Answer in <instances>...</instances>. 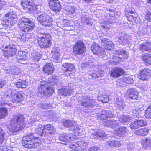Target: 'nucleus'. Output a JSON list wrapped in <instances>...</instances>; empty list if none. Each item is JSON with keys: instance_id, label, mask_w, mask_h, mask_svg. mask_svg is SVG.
Wrapping results in <instances>:
<instances>
[{"instance_id": "nucleus-52", "label": "nucleus", "mask_w": 151, "mask_h": 151, "mask_svg": "<svg viewBox=\"0 0 151 151\" xmlns=\"http://www.w3.org/2000/svg\"><path fill=\"white\" fill-rule=\"evenodd\" d=\"M29 35L28 34L22 35L19 37L20 41L22 42H26L27 41L29 38Z\"/></svg>"}, {"instance_id": "nucleus-43", "label": "nucleus", "mask_w": 151, "mask_h": 151, "mask_svg": "<svg viewBox=\"0 0 151 151\" xmlns=\"http://www.w3.org/2000/svg\"><path fill=\"white\" fill-rule=\"evenodd\" d=\"M8 114V110L5 108H0V119L4 118Z\"/></svg>"}, {"instance_id": "nucleus-38", "label": "nucleus", "mask_w": 151, "mask_h": 151, "mask_svg": "<svg viewBox=\"0 0 151 151\" xmlns=\"http://www.w3.org/2000/svg\"><path fill=\"white\" fill-rule=\"evenodd\" d=\"M41 55L40 52H33L32 54V59L34 62L38 61L41 58Z\"/></svg>"}, {"instance_id": "nucleus-24", "label": "nucleus", "mask_w": 151, "mask_h": 151, "mask_svg": "<svg viewBox=\"0 0 151 151\" xmlns=\"http://www.w3.org/2000/svg\"><path fill=\"white\" fill-rule=\"evenodd\" d=\"M103 124L106 127L115 128L119 125V123L114 120H110L104 121Z\"/></svg>"}, {"instance_id": "nucleus-35", "label": "nucleus", "mask_w": 151, "mask_h": 151, "mask_svg": "<svg viewBox=\"0 0 151 151\" xmlns=\"http://www.w3.org/2000/svg\"><path fill=\"white\" fill-rule=\"evenodd\" d=\"M44 92H40L41 94H43V95H47V96H50L52 94H53L54 90L52 87H50L48 86L47 87H46L45 88H44Z\"/></svg>"}, {"instance_id": "nucleus-39", "label": "nucleus", "mask_w": 151, "mask_h": 151, "mask_svg": "<svg viewBox=\"0 0 151 151\" xmlns=\"http://www.w3.org/2000/svg\"><path fill=\"white\" fill-rule=\"evenodd\" d=\"M52 53L53 58L55 59V62H57L60 55V54L58 52V48H56L54 49L52 51Z\"/></svg>"}, {"instance_id": "nucleus-51", "label": "nucleus", "mask_w": 151, "mask_h": 151, "mask_svg": "<svg viewBox=\"0 0 151 151\" xmlns=\"http://www.w3.org/2000/svg\"><path fill=\"white\" fill-rule=\"evenodd\" d=\"M145 115L146 117L151 118V104L147 108L145 112Z\"/></svg>"}, {"instance_id": "nucleus-61", "label": "nucleus", "mask_w": 151, "mask_h": 151, "mask_svg": "<svg viewBox=\"0 0 151 151\" xmlns=\"http://www.w3.org/2000/svg\"><path fill=\"white\" fill-rule=\"evenodd\" d=\"M145 19L148 22H151V12H150L147 14Z\"/></svg>"}, {"instance_id": "nucleus-59", "label": "nucleus", "mask_w": 151, "mask_h": 151, "mask_svg": "<svg viewBox=\"0 0 151 151\" xmlns=\"http://www.w3.org/2000/svg\"><path fill=\"white\" fill-rule=\"evenodd\" d=\"M122 100L121 97L119 96H116L114 99V103L116 105L119 102H122Z\"/></svg>"}, {"instance_id": "nucleus-45", "label": "nucleus", "mask_w": 151, "mask_h": 151, "mask_svg": "<svg viewBox=\"0 0 151 151\" xmlns=\"http://www.w3.org/2000/svg\"><path fill=\"white\" fill-rule=\"evenodd\" d=\"M6 138L7 137L5 133L0 127V143L1 144L4 141H5Z\"/></svg>"}, {"instance_id": "nucleus-40", "label": "nucleus", "mask_w": 151, "mask_h": 151, "mask_svg": "<svg viewBox=\"0 0 151 151\" xmlns=\"http://www.w3.org/2000/svg\"><path fill=\"white\" fill-rule=\"evenodd\" d=\"M132 119V118L129 115H121L119 118V121L121 122L124 123L129 122Z\"/></svg>"}, {"instance_id": "nucleus-58", "label": "nucleus", "mask_w": 151, "mask_h": 151, "mask_svg": "<svg viewBox=\"0 0 151 151\" xmlns=\"http://www.w3.org/2000/svg\"><path fill=\"white\" fill-rule=\"evenodd\" d=\"M123 83H124L122 81V78H121L118 80L116 82V85L118 86H124Z\"/></svg>"}, {"instance_id": "nucleus-5", "label": "nucleus", "mask_w": 151, "mask_h": 151, "mask_svg": "<svg viewBox=\"0 0 151 151\" xmlns=\"http://www.w3.org/2000/svg\"><path fill=\"white\" fill-rule=\"evenodd\" d=\"M34 26L32 20L25 17L21 18L18 22V26L21 28V30L25 32L32 31Z\"/></svg>"}, {"instance_id": "nucleus-18", "label": "nucleus", "mask_w": 151, "mask_h": 151, "mask_svg": "<svg viewBox=\"0 0 151 151\" xmlns=\"http://www.w3.org/2000/svg\"><path fill=\"white\" fill-rule=\"evenodd\" d=\"M21 5L26 12L31 11L33 9L32 1L31 0H22Z\"/></svg>"}, {"instance_id": "nucleus-49", "label": "nucleus", "mask_w": 151, "mask_h": 151, "mask_svg": "<svg viewBox=\"0 0 151 151\" xmlns=\"http://www.w3.org/2000/svg\"><path fill=\"white\" fill-rule=\"evenodd\" d=\"M65 10L68 14H71L75 12L74 7L68 5H66L65 7Z\"/></svg>"}, {"instance_id": "nucleus-16", "label": "nucleus", "mask_w": 151, "mask_h": 151, "mask_svg": "<svg viewBox=\"0 0 151 151\" xmlns=\"http://www.w3.org/2000/svg\"><path fill=\"white\" fill-rule=\"evenodd\" d=\"M147 124L146 121L144 120H138L132 122L130 124V127L132 129H136L140 127L146 126Z\"/></svg>"}, {"instance_id": "nucleus-7", "label": "nucleus", "mask_w": 151, "mask_h": 151, "mask_svg": "<svg viewBox=\"0 0 151 151\" xmlns=\"http://www.w3.org/2000/svg\"><path fill=\"white\" fill-rule=\"evenodd\" d=\"M78 100L79 104L84 108H92L96 104L95 100L88 96H80Z\"/></svg>"}, {"instance_id": "nucleus-23", "label": "nucleus", "mask_w": 151, "mask_h": 151, "mask_svg": "<svg viewBox=\"0 0 151 151\" xmlns=\"http://www.w3.org/2000/svg\"><path fill=\"white\" fill-rule=\"evenodd\" d=\"M129 38L128 36L121 33L119 38V42L121 44L124 45L128 44L130 42V39Z\"/></svg>"}, {"instance_id": "nucleus-21", "label": "nucleus", "mask_w": 151, "mask_h": 151, "mask_svg": "<svg viewBox=\"0 0 151 151\" xmlns=\"http://www.w3.org/2000/svg\"><path fill=\"white\" fill-rule=\"evenodd\" d=\"M124 70L121 68L112 69L109 72L110 76L113 78H117L123 73Z\"/></svg>"}, {"instance_id": "nucleus-64", "label": "nucleus", "mask_w": 151, "mask_h": 151, "mask_svg": "<svg viewBox=\"0 0 151 151\" xmlns=\"http://www.w3.org/2000/svg\"><path fill=\"white\" fill-rule=\"evenodd\" d=\"M139 88L142 90L145 91L146 90V87L144 84H141L139 86Z\"/></svg>"}, {"instance_id": "nucleus-53", "label": "nucleus", "mask_w": 151, "mask_h": 151, "mask_svg": "<svg viewBox=\"0 0 151 151\" xmlns=\"http://www.w3.org/2000/svg\"><path fill=\"white\" fill-rule=\"evenodd\" d=\"M81 20L82 22L85 24H88L90 23L89 18L86 16V15L81 17Z\"/></svg>"}, {"instance_id": "nucleus-22", "label": "nucleus", "mask_w": 151, "mask_h": 151, "mask_svg": "<svg viewBox=\"0 0 151 151\" xmlns=\"http://www.w3.org/2000/svg\"><path fill=\"white\" fill-rule=\"evenodd\" d=\"M43 70L45 73L48 75L52 74L54 70V67L52 63H47L44 66Z\"/></svg>"}, {"instance_id": "nucleus-60", "label": "nucleus", "mask_w": 151, "mask_h": 151, "mask_svg": "<svg viewBox=\"0 0 151 151\" xmlns=\"http://www.w3.org/2000/svg\"><path fill=\"white\" fill-rule=\"evenodd\" d=\"M97 77H100L104 75V72L101 70H99L97 72Z\"/></svg>"}, {"instance_id": "nucleus-28", "label": "nucleus", "mask_w": 151, "mask_h": 151, "mask_svg": "<svg viewBox=\"0 0 151 151\" xmlns=\"http://www.w3.org/2000/svg\"><path fill=\"white\" fill-rule=\"evenodd\" d=\"M139 49L142 51H151V43L145 42L140 45Z\"/></svg>"}, {"instance_id": "nucleus-15", "label": "nucleus", "mask_w": 151, "mask_h": 151, "mask_svg": "<svg viewBox=\"0 0 151 151\" xmlns=\"http://www.w3.org/2000/svg\"><path fill=\"white\" fill-rule=\"evenodd\" d=\"M51 10L56 12H59L61 10V6L58 0H50L49 2Z\"/></svg>"}, {"instance_id": "nucleus-6", "label": "nucleus", "mask_w": 151, "mask_h": 151, "mask_svg": "<svg viewBox=\"0 0 151 151\" xmlns=\"http://www.w3.org/2000/svg\"><path fill=\"white\" fill-rule=\"evenodd\" d=\"M51 37L48 34H43L39 35L37 40L40 46L42 48H48L50 46Z\"/></svg>"}, {"instance_id": "nucleus-33", "label": "nucleus", "mask_w": 151, "mask_h": 151, "mask_svg": "<svg viewBox=\"0 0 151 151\" xmlns=\"http://www.w3.org/2000/svg\"><path fill=\"white\" fill-rule=\"evenodd\" d=\"M148 131L149 129H147L142 128L138 130H136L134 132V133L136 135L144 136L147 135Z\"/></svg>"}, {"instance_id": "nucleus-20", "label": "nucleus", "mask_w": 151, "mask_h": 151, "mask_svg": "<svg viewBox=\"0 0 151 151\" xmlns=\"http://www.w3.org/2000/svg\"><path fill=\"white\" fill-rule=\"evenodd\" d=\"M101 42L105 48L107 50H111L114 47L113 43L109 39L102 38L101 39Z\"/></svg>"}, {"instance_id": "nucleus-29", "label": "nucleus", "mask_w": 151, "mask_h": 151, "mask_svg": "<svg viewBox=\"0 0 151 151\" xmlns=\"http://www.w3.org/2000/svg\"><path fill=\"white\" fill-rule=\"evenodd\" d=\"M128 131L127 129L124 127H120L115 130V133L119 136H124Z\"/></svg>"}, {"instance_id": "nucleus-57", "label": "nucleus", "mask_w": 151, "mask_h": 151, "mask_svg": "<svg viewBox=\"0 0 151 151\" xmlns=\"http://www.w3.org/2000/svg\"><path fill=\"white\" fill-rule=\"evenodd\" d=\"M134 145L133 143H129L127 145L126 148L128 151L131 150L134 147Z\"/></svg>"}, {"instance_id": "nucleus-55", "label": "nucleus", "mask_w": 151, "mask_h": 151, "mask_svg": "<svg viewBox=\"0 0 151 151\" xmlns=\"http://www.w3.org/2000/svg\"><path fill=\"white\" fill-rule=\"evenodd\" d=\"M52 106L51 104L47 103L42 104L41 105V108L42 109H49Z\"/></svg>"}, {"instance_id": "nucleus-27", "label": "nucleus", "mask_w": 151, "mask_h": 151, "mask_svg": "<svg viewBox=\"0 0 151 151\" xmlns=\"http://www.w3.org/2000/svg\"><path fill=\"white\" fill-rule=\"evenodd\" d=\"M62 69L65 71L71 72L74 70L75 66L73 64L65 63H63L62 65Z\"/></svg>"}, {"instance_id": "nucleus-30", "label": "nucleus", "mask_w": 151, "mask_h": 151, "mask_svg": "<svg viewBox=\"0 0 151 151\" xmlns=\"http://www.w3.org/2000/svg\"><path fill=\"white\" fill-rule=\"evenodd\" d=\"M114 116V114L111 111L108 110H104L101 112V118L103 120L108 118H112Z\"/></svg>"}, {"instance_id": "nucleus-8", "label": "nucleus", "mask_w": 151, "mask_h": 151, "mask_svg": "<svg viewBox=\"0 0 151 151\" xmlns=\"http://www.w3.org/2000/svg\"><path fill=\"white\" fill-rule=\"evenodd\" d=\"M73 52L75 55H81L86 52L84 43L81 40L77 41L73 47Z\"/></svg>"}, {"instance_id": "nucleus-47", "label": "nucleus", "mask_w": 151, "mask_h": 151, "mask_svg": "<svg viewBox=\"0 0 151 151\" xmlns=\"http://www.w3.org/2000/svg\"><path fill=\"white\" fill-rule=\"evenodd\" d=\"M122 80L124 83L130 84L133 82V80L132 76H128L123 77L122 78Z\"/></svg>"}, {"instance_id": "nucleus-19", "label": "nucleus", "mask_w": 151, "mask_h": 151, "mask_svg": "<svg viewBox=\"0 0 151 151\" xmlns=\"http://www.w3.org/2000/svg\"><path fill=\"white\" fill-rule=\"evenodd\" d=\"M127 94L129 97L132 99H137L139 94L138 91L135 88H130L127 91Z\"/></svg>"}, {"instance_id": "nucleus-11", "label": "nucleus", "mask_w": 151, "mask_h": 151, "mask_svg": "<svg viewBox=\"0 0 151 151\" xmlns=\"http://www.w3.org/2000/svg\"><path fill=\"white\" fill-rule=\"evenodd\" d=\"M129 54L124 49L118 50H115L113 55V58L115 62L120 61L121 59H127L128 57Z\"/></svg>"}, {"instance_id": "nucleus-34", "label": "nucleus", "mask_w": 151, "mask_h": 151, "mask_svg": "<svg viewBox=\"0 0 151 151\" xmlns=\"http://www.w3.org/2000/svg\"><path fill=\"white\" fill-rule=\"evenodd\" d=\"M5 17L8 18L6 19L8 22H12V19H15L17 17L16 13L14 12H10L5 15Z\"/></svg>"}, {"instance_id": "nucleus-37", "label": "nucleus", "mask_w": 151, "mask_h": 151, "mask_svg": "<svg viewBox=\"0 0 151 151\" xmlns=\"http://www.w3.org/2000/svg\"><path fill=\"white\" fill-rule=\"evenodd\" d=\"M63 23V24L64 25V26L65 27H66V28H65V30L69 31L72 29V28H69V27H70L73 26V22L68 21L65 20Z\"/></svg>"}, {"instance_id": "nucleus-13", "label": "nucleus", "mask_w": 151, "mask_h": 151, "mask_svg": "<svg viewBox=\"0 0 151 151\" xmlns=\"http://www.w3.org/2000/svg\"><path fill=\"white\" fill-rule=\"evenodd\" d=\"M114 17L113 16H111L109 15V17L108 18L107 21H103L100 23H101V28L103 30L107 31L110 29L111 27V24L114 21Z\"/></svg>"}, {"instance_id": "nucleus-32", "label": "nucleus", "mask_w": 151, "mask_h": 151, "mask_svg": "<svg viewBox=\"0 0 151 151\" xmlns=\"http://www.w3.org/2000/svg\"><path fill=\"white\" fill-rule=\"evenodd\" d=\"M142 108L136 107L133 110V115L139 118L141 117L143 114Z\"/></svg>"}, {"instance_id": "nucleus-25", "label": "nucleus", "mask_w": 151, "mask_h": 151, "mask_svg": "<svg viewBox=\"0 0 151 151\" xmlns=\"http://www.w3.org/2000/svg\"><path fill=\"white\" fill-rule=\"evenodd\" d=\"M91 49L94 54H97L99 56L102 55L104 52L103 50H101L100 47L97 44H93L91 46Z\"/></svg>"}, {"instance_id": "nucleus-2", "label": "nucleus", "mask_w": 151, "mask_h": 151, "mask_svg": "<svg viewBox=\"0 0 151 151\" xmlns=\"http://www.w3.org/2000/svg\"><path fill=\"white\" fill-rule=\"evenodd\" d=\"M24 127V118L22 115H20L15 116L12 118L9 128L11 132H16Z\"/></svg>"}, {"instance_id": "nucleus-54", "label": "nucleus", "mask_w": 151, "mask_h": 151, "mask_svg": "<svg viewBox=\"0 0 151 151\" xmlns=\"http://www.w3.org/2000/svg\"><path fill=\"white\" fill-rule=\"evenodd\" d=\"M116 106L120 109L124 108L126 106L124 101L122 100V102H119L116 105Z\"/></svg>"}, {"instance_id": "nucleus-17", "label": "nucleus", "mask_w": 151, "mask_h": 151, "mask_svg": "<svg viewBox=\"0 0 151 151\" xmlns=\"http://www.w3.org/2000/svg\"><path fill=\"white\" fill-rule=\"evenodd\" d=\"M139 78L143 81L148 79L150 77L151 72L150 70L146 68L141 70L139 73Z\"/></svg>"}, {"instance_id": "nucleus-48", "label": "nucleus", "mask_w": 151, "mask_h": 151, "mask_svg": "<svg viewBox=\"0 0 151 151\" xmlns=\"http://www.w3.org/2000/svg\"><path fill=\"white\" fill-rule=\"evenodd\" d=\"M93 136L91 137L92 138H95L96 137L99 136L100 137H102L104 136V132L102 131H99L98 132L95 131L94 133H93Z\"/></svg>"}, {"instance_id": "nucleus-1", "label": "nucleus", "mask_w": 151, "mask_h": 151, "mask_svg": "<svg viewBox=\"0 0 151 151\" xmlns=\"http://www.w3.org/2000/svg\"><path fill=\"white\" fill-rule=\"evenodd\" d=\"M59 140L63 142L61 143L69 145V149L73 151H83L88 145L87 142L85 141H79L77 142H71V137L68 134L63 133L60 135L59 137Z\"/></svg>"}, {"instance_id": "nucleus-3", "label": "nucleus", "mask_w": 151, "mask_h": 151, "mask_svg": "<svg viewBox=\"0 0 151 151\" xmlns=\"http://www.w3.org/2000/svg\"><path fill=\"white\" fill-rule=\"evenodd\" d=\"M22 139L23 146L27 148H36L39 147L41 142L39 137H34L31 133L26 135L23 137Z\"/></svg>"}, {"instance_id": "nucleus-9", "label": "nucleus", "mask_w": 151, "mask_h": 151, "mask_svg": "<svg viewBox=\"0 0 151 151\" xmlns=\"http://www.w3.org/2000/svg\"><path fill=\"white\" fill-rule=\"evenodd\" d=\"M37 19L39 22L42 25L50 27L52 26L53 20L50 16L46 14H43L38 15Z\"/></svg>"}, {"instance_id": "nucleus-50", "label": "nucleus", "mask_w": 151, "mask_h": 151, "mask_svg": "<svg viewBox=\"0 0 151 151\" xmlns=\"http://www.w3.org/2000/svg\"><path fill=\"white\" fill-rule=\"evenodd\" d=\"M49 81L51 83L56 84L58 81V77L56 76L52 75L49 78Z\"/></svg>"}, {"instance_id": "nucleus-42", "label": "nucleus", "mask_w": 151, "mask_h": 151, "mask_svg": "<svg viewBox=\"0 0 151 151\" xmlns=\"http://www.w3.org/2000/svg\"><path fill=\"white\" fill-rule=\"evenodd\" d=\"M26 84L25 81L19 80L16 82L15 85L17 88H25L26 87Z\"/></svg>"}, {"instance_id": "nucleus-41", "label": "nucleus", "mask_w": 151, "mask_h": 151, "mask_svg": "<svg viewBox=\"0 0 151 151\" xmlns=\"http://www.w3.org/2000/svg\"><path fill=\"white\" fill-rule=\"evenodd\" d=\"M49 83L46 81H42L41 82L40 86L38 88V91L39 92H44V90L46 87L48 86Z\"/></svg>"}, {"instance_id": "nucleus-62", "label": "nucleus", "mask_w": 151, "mask_h": 151, "mask_svg": "<svg viewBox=\"0 0 151 151\" xmlns=\"http://www.w3.org/2000/svg\"><path fill=\"white\" fill-rule=\"evenodd\" d=\"M125 13L126 14V15H128V14H134L133 11L132 10H128L127 8H126V11L125 12Z\"/></svg>"}, {"instance_id": "nucleus-46", "label": "nucleus", "mask_w": 151, "mask_h": 151, "mask_svg": "<svg viewBox=\"0 0 151 151\" xmlns=\"http://www.w3.org/2000/svg\"><path fill=\"white\" fill-rule=\"evenodd\" d=\"M142 59L147 65H151V56L147 55H144Z\"/></svg>"}, {"instance_id": "nucleus-12", "label": "nucleus", "mask_w": 151, "mask_h": 151, "mask_svg": "<svg viewBox=\"0 0 151 151\" xmlns=\"http://www.w3.org/2000/svg\"><path fill=\"white\" fill-rule=\"evenodd\" d=\"M17 52V49L15 48V46H13L11 47V45L5 47L3 52V55L4 56L9 58L15 55Z\"/></svg>"}, {"instance_id": "nucleus-44", "label": "nucleus", "mask_w": 151, "mask_h": 151, "mask_svg": "<svg viewBox=\"0 0 151 151\" xmlns=\"http://www.w3.org/2000/svg\"><path fill=\"white\" fill-rule=\"evenodd\" d=\"M126 17L128 21L130 22H135L136 20L137 14L134 13L132 14H128L127 15Z\"/></svg>"}, {"instance_id": "nucleus-4", "label": "nucleus", "mask_w": 151, "mask_h": 151, "mask_svg": "<svg viewBox=\"0 0 151 151\" xmlns=\"http://www.w3.org/2000/svg\"><path fill=\"white\" fill-rule=\"evenodd\" d=\"M35 132L39 135L44 136L47 139L50 135L54 134L56 132L55 128L53 126L50 124H47L43 126L39 124L35 129Z\"/></svg>"}, {"instance_id": "nucleus-10", "label": "nucleus", "mask_w": 151, "mask_h": 151, "mask_svg": "<svg viewBox=\"0 0 151 151\" xmlns=\"http://www.w3.org/2000/svg\"><path fill=\"white\" fill-rule=\"evenodd\" d=\"M7 92L10 95L9 100L14 103L20 102L24 99L22 94L18 91L9 89Z\"/></svg>"}, {"instance_id": "nucleus-26", "label": "nucleus", "mask_w": 151, "mask_h": 151, "mask_svg": "<svg viewBox=\"0 0 151 151\" xmlns=\"http://www.w3.org/2000/svg\"><path fill=\"white\" fill-rule=\"evenodd\" d=\"M73 91L72 89L70 86H67L63 88L58 90V92L61 93L65 96H67L70 94H72Z\"/></svg>"}, {"instance_id": "nucleus-14", "label": "nucleus", "mask_w": 151, "mask_h": 151, "mask_svg": "<svg viewBox=\"0 0 151 151\" xmlns=\"http://www.w3.org/2000/svg\"><path fill=\"white\" fill-rule=\"evenodd\" d=\"M63 125L65 127L70 128V130L74 131L75 132L78 133V130L80 129L78 124L75 122L70 120H65L63 122Z\"/></svg>"}, {"instance_id": "nucleus-56", "label": "nucleus", "mask_w": 151, "mask_h": 151, "mask_svg": "<svg viewBox=\"0 0 151 151\" xmlns=\"http://www.w3.org/2000/svg\"><path fill=\"white\" fill-rule=\"evenodd\" d=\"M3 105H4L6 106L7 105L10 107L12 106V104L10 103L7 102L6 101L3 100H0V106Z\"/></svg>"}, {"instance_id": "nucleus-63", "label": "nucleus", "mask_w": 151, "mask_h": 151, "mask_svg": "<svg viewBox=\"0 0 151 151\" xmlns=\"http://www.w3.org/2000/svg\"><path fill=\"white\" fill-rule=\"evenodd\" d=\"M114 144L113 146L116 147H119L121 145V144L119 141H114Z\"/></svg>"}, {"instance_id": "nucleus-31", "label": "nucleus", "mask_w": 151, "mask_h": 151, "mask_svg": "<svg viewBox=\"0 0 151 151\" xmlns=\"http://www.w3.org/2000/svg\"><path fill=\"white\" fill-rule=\"evenodd\" d=\"M27 53L24 51H20L18 52L16 58L19 62L22 61L26 59Z\"/></svg>"}, {"instance_id": "nucleus-36", "label": "nucleus", "mask_w": 151, "mask_h": 151, "mask_svg": "<svg viewBox=\"0 0 151 151\" xmlns=\"http://www.w3.org/2000/svg\"><path fill=\"white\" fill-rule=\"evenodd\" d=\"M141 143L145 147L151 148V138H147L142 140Z\"/></svg>"}]
</instances>
